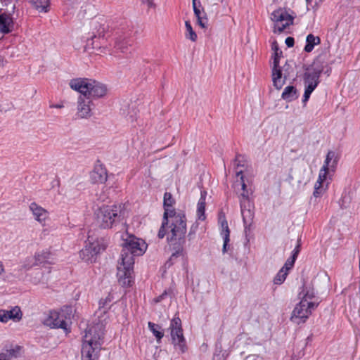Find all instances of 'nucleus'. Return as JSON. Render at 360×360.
I'll use <instances>...</instances> for the list:
<instances>
[{
	"instance_id": "1",
	"label": "nucleus",
	"mask_w": 360,
	"mask_h": 360,
	"mask_svg": "<svg viewBox=\"0 0 360 360\" xmlns=\"http://www.w3.org/2000/svg\"><path fill=\"white\" fill-rule=\"evenodd\" d=\"M122 240L117 276L122 286L129 287L133 283L134 257L142 255L146 250L147 245L143 240L128 233L122 236Z\"/></svg>"
},
{
	"instance_id": "2",
	"label": "nucleus",
	"mask_w": 360,
	"mask_h": 360,
	"mask_svg": "<svg viewBox=\"0 0 360 360\" xmlns=\"http://www.w3.org/2000/svg\"><path fill=\"white\" fill-rule=\"evenodd\" d=\"M70 86L82 94L77 100V115L82 119L92 115L94 104L91 99L103 97L107 94L105 84L91 79H73L70 82Z\"/></svg>"
},
{
	"instance_id": "3",
	"label": "nucleus",
	"mask_w": 360,
	"mask_h": 360,
	"mask_svg": "<svg viewBox=\"0 0 360 360\" xmlns=\"http://www.w3.org/2000/svg\"><path fill=\"white\" fill-rule=\"evenodd\" d=\"M186 231V218L184 213H173L168 216L167 219L163 217L158 236L162 239L166 234L167 235V240L174 250L172 258L183 253Z\"/></svg>"
},
{
	"instance_id": "4",
	"label": "nucleus",
	"mask_w": 360,
	"mask_h": 360,
	"mask_svg": "<svg viewBox=\"0 0 360 360\" xmlns=\"http://www.w3.org/2000/svg\"><path fill=\"white\" fill-rule=\"evenodd\" d=\"M104 330L103 321L88 326L82 347V360H98Z\"/></svg>"
},
{
	"instance_id": "5",
	"label": "nucleus",
	"mask_w": 360,
	"mask_h": 360,
	"mask_svg": "<svg viewBox=\"0 0 360 360\" xmlns=\"http://www.w3.org/2000/svg\"><path fill=\"white\" fill-rule=\"evenodd\" d=\"M97 225L103 229L115 228L122 221V212L120 205H103L95 212Z\"/></svg>"
},
{
	"instance_id": "6",
	"label": "nucleus",
	"mask_w": 360,
	"mask_h": 360,
	"mask_svg": "<svg viewBox=\"0 0 360 360\" xmlns=\"http://www.w3.org/2000/svg\"><path fill=\"white\" fill-rule=\"evenodd\" d=\"M108 245V242L104 238H94L89 236L87 243L80 252L79 256L82 260L89 262H92L94 257L104 251Z\"/></svg>"
},
{
	"instance_id": "7",
	"label": "nucleus",
	"mask_w": 360,
	"mask_h": 360,
	"mask_svg": "<svg viewBox=\"0 0 360 360\" xmlns=\"http://www.w3.org/2000/svg\"><path fill=\"white\" fill-rule=\"evenodd\" d=\"M71 311L69 307L61 309L60 311H51L44 321V324L51 328H62L68 331V322L70 320Z\"/></svg>"
},
{
	"instance_id": "8",
	"label": "nucleus",
	"mask_w": 360,
	"mask_h": 360,
	"mask_svg": "<svg viewBox=\"0 0 360 360\" xmlns=\"http://www.w3.org/2000/svg\"><path fill=\"white\" fill-rule=\"evenodd\" d=\"M319 304V302H307L305 299L301 300L292 310L290 320L296 324L305 323Z\"/></svg>"
},
{
	"instance_id": "9",
	"label": "nucleus",
	"mask_w": 360,
	"mask_h": 360,
	"mask_svg": "<svg viewBox=\"0 0 360 360\" xmlns=\"http://www.w3.org/2000/svg\"><path fill=\"white\" fill-rule=\"evenodd\" d=\"M274 23L273 32L281 34L287 27L293 24L294 18L284 8L274 11L270 17Z\"/></svg>"
},
{
	"instance_id": "10",
	"label": "nucleus",
	"mask_w": 360,
	"mask_h": 360,
	"mask_svg": "<svg viewBox=\"0 0 360 360\" xmlns=\"http://www.w3.org/2000/svg\"><path fill=\"white\" fill-rule=\"evenodd\" d=\"M172 344L175 348L179 349L181 353L186 350V340L183 334L181 321L178 316L174 317L169 327Z\"/></svg>"
},
{
	"instance_id": "11",
	"label": "nucleus",
	"mask_w": 360,
	"mask_h": 360,
	"mask_svg": "<svg viewBox=\"0 0 360 360\" xmlns=\"http://www.w3.org/2000/svg\"><path fill=\"white\" fill-rule=\"evenodd\" d=\"M323 64L319 61H314L311 68L308 70L304 75V86L310 90H314L319 84V77L323 72Z\"/></svg>"
},
{
	"instance_id": "12",
	"label": "nucleus",
	"mask_w": 360,
	"mask_h": 360,
	"mask_svg": "<svg viewBox=\"0 0 360 360\" xmlns=\"http://www.w3.org/2000/svg\"><path fill=\"white\" fill-rule=\"evenodd\" d=\"M338 163V159L335 152L329 151L327 153L324 164L320 170L317 184L322 186V183L326 180L327 173L330 169L334 171Z\"/></svg>"
},
{
	"instance_id": "13",
	"label": "nucleus",
	"mask_w": 360,
	"mask_h": 360,
	"mask_svg": "<svg viewBox=\"0 0 360 360\" xmlns=\"http://www.w3.org/2000/svg\"><path fill=\"white\" fill-rule=\"evenodd\" d=\"M282 51L280 50L274 53V66L272 68V81L274 86L277 89H281L284 85V79H282V70L279 65L280 58L282 57Z\"/></svg>"
},
{
	"instance_id": "14",
	"label": "nucleus",
	"mask_w": 360,
	"mask_h": 360,
	"mask_svg": "<svg viewBox=\"0 0 360 360\" xmlns=\"http://www.w3.org/2000/svg\"><path fill=\"white\" fill-rule=\"evenodd\" d=\"M29 210L37 221L43 226L45 225L46 221L49 217V213L46 209L35 202H32L29 205Z\"/></svg>"
},
{
	"instance_id": "15",
	"label": "nucleus",
	"mask_w": 360,
	"mask_h": 360,
	"mask_svg": "<svg viewBox=\"0 0 360 360\" xmlns=\"http://www.w3.org/2000/svg\"><path fill=\"white\" fill-rule=\"evenodd\" d=\"M196 1L197 0H192L193 8L194 14L197 18L198 24L202 28H207L208 22L207 14L205 12L204 9L201 8L200 3L198 2L199 5L197 6Z\"/></svg>"
},
{
	"instance_id": "16",
	"label": "nucleus",
	"mask_w": 360,
	"mask_h": 360,
	"mask_svg": "<svg viewBox=\"0 0 360 360\" xmlns=\"http://www.w3.org/2000/svg\"><path fill=\"white\" fill-rule=\"evenodd\" d=\"M240 198V204L241 209V214L243 218L244 221H245L246 217L251 216L250 212V202L249 200V192L248 191H242L241 193H239Z\"/></svg>"
},
{
	"instance_id": "17",
	"label": "nucleus",
	"mask_w": 360,
	"mask_h": 360,
	"mask_svg": "<svg viewBox=\"0 0 360 360\" xmlns=\"http://www.w3.org/2000/svg\"><path fill=\"white\" fill-rule=\"evenodd\" d=\"M22 347L19 345H11L6 347L0 352V358L1 360H11L16 359L21 354Z\"/></svg>"
},
{
	"instance_id": "18",
	"label": "nucleus",
	"mask_w": 360,
	"mask_h": 360,
	"mask_svg": "<svg viewBox=\"0 0 360 360\" xmlns=\"http://www.w3.org/2000/svg\"><path fill=\"white\" fill-rule=\"evenodd\" d=\"M108 178L106 169L102 166H96L90 173L91 181L94 184H104Z\"/></svg>"
},
{
	"instance_id": "19",
	"label": "nucleus",
	"mask_w": 360,
	"mask_h": 360,
	"mask_svg": "<svg viewBox=\"0 0 360 360\" xmlns=\"http://www.w3.org/2000/svg\"><path fill=\"white\" fill-rule=\"evenodd\" d=\"M12 17L6 13L0 14V34L1 36L10 33L13 28Z\"/></svg>"
},
{
	"instance_id": "20",
	"label": "nucleus",
	"mask_w": 360,
	"mask_h": 360,
	"mask_svg": "<svg viewBox=\"0 0 360 360\" xmlns=\"http://www.w3.org/2000/svg\"><path fill=\"white\" fill-rule=\"evenodd\" d=\"M174 203V200L172 197V195L169 193L166 192L164 195V200H163V205H164V218L167 219V217L169 216L170 214H172L173 213H176L173 209V205Z\"/></svg>"
},
{
	"instance_id": "21",
	"label": "nucleus",
	"mask_w": 360,
	"mask_h": 360,
	"mask_svg": "<svg viewBox=\"0 0 360 360\" xmlns=\"http://www.w3.org/2000/svg\"><path fill=\"white\" fill-rule=\"evenodd\" d=\"M34 259L36 265L52 264L53 262V257L49 251L43 250L36 253Z\"/></svg>"
},
{
	"instance_id": "22",
	"label": "nucleus",
	"mask_w": 360,
	"mask_h": 360,
	"mask_svg": "<svg viewBox=\"0 0 360 360\" xmlns=\"http://www.w3.org/2000/svg\"><path fill=\"white\" fill-rule=\"evenodd\" d=\"M206 195L207 192L205 191H202L200 193V198L197 205V217L198 219L201 221H204L206 218L205 213Z\"/></svg>"
},
{
	"instance_id": "23",
	"label": "nucleus",
	"mask_w": 360,
	"mask_h": 360,
	"mask_svg": "<svg viewBox=\"0 0 360 360\" xmlns=\"http://www.w3.org/2000/svg\"><path fill=\"white\" fill-rule=\"evenodd\" d=\"M218 222L220 225V234L222 238L230 237V230L228 222L226 219L225 214L223 212L219 213Z\"/></svg>"
},
{
	"instance_id": "24",
	"label": "nucleus",
	"mask_w": 360,
	"mask_h": 360,
	"mask_svg": "<svg viewBox=\"0 0 360 360\" xmlns=\"http://www.w3.org/2000/svg\"><path fill=\"white\" fill-rule=\"evenodd\" d=\"M130 45V40L127 37L120 36L116 38L115 49L122 53H127Z\"/></svg>"
},
{
	"instance_id": "25",
	"label": "nucleus",
	"mask_w": 360,
	"mask_h": 360,
	"mask_svg": "<svg viewBox=\"0 0 360 360\" xmlns=\"http://www.w3.org/2000/svg\"><path fill=\"white\" fill-rule=\"evenodd\" d=\"M301 300L305 299L307 302H319L316 298L314 290L310 287L304 286L302 292H300Z\"/></svg>"
},
{
	"instance_id": "26",
	"label": "nucleus",
	"mask_w": 360,
	"mask_h": 360,
	"mask_svg": "<svg viewBox=\"0 0 360 360\" xmlns=\"http://www.w3.org/2000/svg\"><path fill=\"white\" fill-rule=\"evenodd\" d=\"M32 6L40 13H47L49 7V0H27Z\"/></svg>"
},
{
	"instance_id": "27",
	"label": "nucleus",
	"mask_w": 360,
	"mask_h": 360,
	"mask_svg": "<svg viewBox=\"0 0 360 360\" xmlns=\"http://www.w3.org/2000/svg\"><path fill=\"white\" fill-rule=\"evenodd\" d=\"M297 97V91L296 88L293 86H286L284 89L281 95V98L288 102H291L295 100Z\"/></svg>"
},
{
	"instance_id": "28",
	"label": "nucleus",
	"mask_w": 360,
	"mask_h": 360,
	"mask_svg": "<svg viewBox=\"0 0 360 360\" xmlns=\"http://www.w3.org/2000/svg\"><path fill=\"white\" fill-rule=\"evenodd\" d=\"M320 42L321 39L319 37H316L312 34H308L306 39V46L304 47V51L307 53L312 51L314 46L319 44Z\"/></svg>"
},
{
	"instance_id": "29",
	"label": "nucleus",
	"mask_w": 360,
	"mask_h": 360,
	"mask_svg": "<svg viewBox=\"0 0 360 360\" xmlns=\"http://www.w3.org/2000/svg\"><path fill=\"white\" fill-rule=\"evenodd\" d=\"M148 325L149 329L156 338L157 341L160 342L164 336V333L162 331L161 326L152 322H148Z\"/></svg>"
},
{
	"instance_id": "30",
	"label": "nucleus",
	"mask_w": 360,
	"mask_h": 360,
	"mask_svg": "<svg viewBox=\"0 0 360 360\" xmlns=\"http://www.w3.org/2000/svg\"><path fill=\"white\" fill-rule=\"evenodd\" d=\"M8 312V320L12 319L13 321H19L21 320L22 316V313L20 310V308L18 306L13 307L10 310H6Z\"/></svg>"
},
{
	"instance_id": "31",
	"label": "nucleus",
	"mask_w": 360,
	"mask_h": 360,
	"mask_svg": "<svg viewBox=\"0 0 360 360\" xmlns=\"http://www.w3.org/2000/svg\"><path fill=\"white\" fill-rule=\"evenodd\" d=\"M185 26L186 29V37L192 41H195L197 40V34L195 31L193 30V27L189 21L185 22Z\"/></svg>"
},
{
	"instance_id": "32",
	"label": "nucleus",
	"mask_w": 360,
	"mask_h": 360,
	"mask_svg": "<svg viewBox=\"0 0 360 360\" xmlns=\"http://www.w3.org/2000/svg\"><path fill=\"white\" fill-rule=\"evenodd\" d=\"M288 274V271L282 268L276 274L274 278V282L275 284L280 285L284 282L286 278V276Z\"/></svg>"
},
{
	"instance_id": "33",
	"label": "nucleus",
	"mask_w": 360,
	"mask_h": 360,
	"mask_svg": "<svg viewBox=\"0 0 360 360\" xmlns=\"http://www.w3.org/2000/svg\"><path fill=\"white\" fill-rule=\"evenodd\" d=\"M282 70V79H284V83L285 82L286 79L290 76V72L292 70L291 65L289 63L288 60H286L285 65L281 68Z\"/></svg>"
},
{
	"instance_id": "34",
	"label": "nucleus",
	"mask_w": 360,
	"mask_h": 360,
	"mask_svg": "<svg viewBox=\"0 0 360 360\" xmlns=\"http://www.w3.org/2000/svg\"><path fill=\"white\" fill-rule=\"evenodd\" d=\"M137 113L138 110H136V108L132 106L131 108L129 109L128 113L125 115L127 121L130 122H134V121H136L137 118Z\"/></svg>"
},
{
	"instance_id": "35",
	"label": "nucleus",
	"mask_w": 360,
	"mask_h": 360,
	"mask_svg": "<svg viewBox=\"0 0 360 360\" xmlns=\"http://www.w3.org/2000/svg\"><path fill=\"white\" fill-rule=\"evenodd\" d=\"M240 165L238 163H237V168H236V176H240V185L241 186V190L242 191H248L247 190V186L244 181V176L243 175V171L241 169L238 170V167H239Z\"/></svg>"
},
{
	"instance_id": "36",
	"label": "nucleus",
	"mask_w": 360,
	"mask_h": 360,
	"mask_svg": "<svg viewBox=\"0 0 360 360\" xmlns=\"http://www.w3.org/2000/svg\"><path fill=\"white\" fill-rule=\"evenodd\" d=\"M296 259L297 258L295 256H291L290 258H288L286 260L283 268H284V269H285L286 271H288L290 269H291L293 267Z\"/></svg>"
},
{
	"instance_id": "37",
	"label": "nucleus",
	"mask_w": 360,
	"mask_h": 360,
	"mask_svg": "<svg viewBox=\"0 0 360 360\" xmlns=\"http://www.w3.org/2000/svg\"><path fill=\"white\" fill-rule=\"evenodd\" d=\"M323 189L321 187V186H319L317 184V183H316L315 186H314V191L313 193L314 196L315 198H319V197L321 196V195L323 194Z\"/></svg>"
},
{
	"instance_id": "38",
	"label": "nucleus",
	"mask_w": 360,
	"mask_h": 360,
	"mask_svg": "<svg viewBox=\"0 0 360 360\" xmlns=\"http://www.w3.org/2000/svg\"><path fill=\"white\" fill-rule=\"evenodd\" d=\"M198 229V224L197 222L194 223L190 228V231L188 235L189 238H193L194 235L195 234L197 230Z\"/></svg>"
},
{
	"instance_id": "39",
	"label": "nucleus",
	"mask_w": 360,
	"mask_h": 360,
	"mask_svg": "<svg viewBox=\"0 0 360 360\" xmlns=\"http://www.w3.org/2000/svg\"><path fill=\"white\" fill-rule=\"evenodd\" d=\"M313 91H314V90H310L309 89L305 88L304 96H303V99H302V102L304 103V104H305L308 101V100Z\"/></svg>"
},
{
	"instance_id": "40",
	"label": "nucleus",
	"mask_w": 360,
	"mask_h": 360,
	"mask_svg": "<svg viewBox=\"0 0 360 360\" xmlns=\"http://www.w3.org/2000/svg\"><path fill=\"white\" fill-rule=\"evenodd\" d=\"M8 312L6 310H0V321L6 323L8 321Z\"/></svg>"
},
{
	"instance_id": "41",
	"label": "nucleus",
	"mask_w": 360,
	"mask_h": 360,
	"mask_svg": "<svg viewBox=\"0 0 360 360\" xmlns=\"http://www.w3.org/2000/svg\"><path fill=\"white\" fill-rule=\"evenodd\" d=\"M224 244L222 248V252L224 254L228 251V245L230 240L229 237L223 238Z\"/></svg>"
},
{
	"instance_id": "42",
	"label": "nucleus",
	"mask_w": 360,
	"mask_h": 360,
	"mask_svg": "<svg viewBox=\"0 0 360 360\" xmlns=\"http://www.w3.org/2000/svg\"><path fill=\"white\" fill-rule=\"evenodd\" d=\"M300 248H301L300 240H298L297 244L292 251V256H295L297 258L299 252H300Z\"/></svg>"
},
{
	"instance_id": "43",
	"label": "nucleus",
	"mask_w": 360,
	"mask_h": 360,
	"mask_svg": "<svg viewBox=\"0 0 360 360\" xmlns=\"http://www.w3.org/2000/svg\"><path fill=\"white\" fill-rule=\"evenodd\" d=\"M316 61H319L320 63V64H321V63L323 64V68H324V70H323V72H325V74H326L327 75H329L330 73L331 69H330V67H328L327 63H324V62H321L319 60H316Z\"/></svg>"
},
{
	"instance_id": "44",
	"label": "nucleus",
	"mask_w": 360,
	"mask_h": 360,
	"mask_svg": "<svg viewBox=\"0 0 360 360\" xmlns=\"http://www.w3.org/2000/svg\"><path fill=\"white\" fill-rule=\"evenodd\" d=\"M285 42L288 47H292L295 44V40L293 37H288L286 38Z\"/></svg>"
},
{
	"instance_id": "45",
	"label": "nucleus",
	"mask_w": 360,
	"mask_h": 360,
	"mask_svg": "<svg viewBox=\"0 0 360 360\" xmlns=\"http://www.w3.org/2000/svg\"><path fill=\"white\" fill-rule=\"evenodd\" d=\"M262 357L257 354H251L248 356L245 360H262Z\"/></svg>"
},
{
	"instance_id": "46",
	"label": "nucleus",
	"mask_w": 360,
	"mask_h": 360,
	"mask_svg": "<svg viewBox=\"0 0 360 360\" xmlns=\"http://www.w3.org/2000/svg\"><path fill=\"white\" fill-rule=\"evenodd\" d=\"M99 305L100 307L97 313H99L100 314H105L106 311L104 307V302L102 300L100 301Z\"/></svg>"
},
{
	"instance_id": "47",
	"label": "nucleus",
	"mask_w": 360,
	"mask_h": 360,
	"mask_svg": "<svg viewBox=\"0 0 360 360\" xmlns=\"http://www.w3.org/2000/svg\"><path fill=\"white\" fill-rule=\"evenodd\" d=\"M51 108H63L64 107L63 103L51 104L49 106Z\"/></svg>"
},
{
	"instance_id": "48",
	"label": "nucleus",
	"mask_w": 360,
	"mask_h": 360,
	"mask_svg": "<svg viewBox=\"0 0 360 360\" xmlns=\"http://www.w3.org/2000/svg\"><path fill=\"white\" fill-rule=\"evenodd\" d=\"M272 50L274 51V53H276V52L280 51L278 44L276 41H274L272 44Z\"/></svg>"
},
{
	"instance_id": "49",
	"label": "nucleus",
	"mask_w": 360,
	"mask_h": 360,
	"mask_svg": "<svg viewBox=\"0 0 360 360\" xmlns=\"http://www.w3.org/2000/svg\"><path fill=\"white\" fill-rule=\"evenodd\" d=\"M166 295H167V293H166V292L162 293L161 295L158 296V297L155 299V302H161V301L163 300L164 297H165Z\"/></svg>"
},
{
	"instance_id": "50",
	"label": "nucleus",
	"mask_w": 360,
	"mask_h": 360,
	"mask_svg": "<svg viewBox=\"0 0 360 360\" xmlns=\"http://www.w3.org/2000/svg\"><path fill=\"white\" fill-rule=\"evenodd\" d=\"M3 273H4V267L3 263L0 262V275H1Z\"/></svg>"
},
{
	"instance_id": "51",
	"label": "nucleus",
	"mask_w": 360,
	"mask_h": 360,
	"mask_svg": "<svg viewBox=\"0 0 360 360\" xmlns=\"http://www.w3.org/2000/svg\"><path fill=\"white\" fill-rule=\"evenodd\" d=\"M146 2L150 6L152 4V0H146Z\"/></svg>"
},
{
	"instance_id": "52",
	"label": "nucleus",
	"mask_w": 360,
	"mask_h": 360,
	"mask_svg": "<svg viewBox=\"0 0 360 360\" xmlns=\"http://www.w3.org/2000/svg\"><path fill=\"white\" fill-rule=\"evenodd\" d=\"M307 4H309L311 2L312 0H306Z\"/></svg>"
},
{
	"instance_id": "53",
	"label": "nucleus",
	"mask_w": 360,
	"mask_h": 360,
	"mask_svg": "<svg viewBox=\"0 0 360 360\" xmlns=\"http://www.w3.org/2000/svg\"><path fill=\"white\" fill-rule=\"evenodd\" d=\"M319 2H322L323 0H317Z\"/></svg>"
},
{
	"instance_id": "54",
	"label": "nucleus",
	"mask_w": 360,
	"mask_h": 360,
	"mask_svg": "<svg viewBox=\"0 0 360 360\" xmlns=\"http://www.w3.org/2000/svg\"><path fill=\"white\" fill-rule=\"evenodd\" d=\"M219 2L222 3L224 0H219Z\"/></svg>"
},
{
	"instance_id": "55",
	"label": "nucleus",
	"mask_w": 360,
	"mask_h": 360,
	"mask_svg": "<svg viewBox=\"0 0 360 360\" xmlns=\"http://www.w3.org/2000/svg\"><path fill=\"white\" fill-rule=\"evenodd\" d=\"M0 360H1V359L0 358Z\"/></svg>"
}]
</instances>
